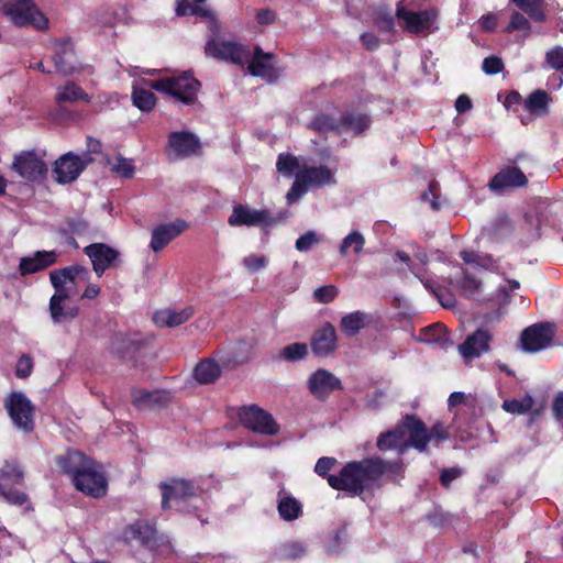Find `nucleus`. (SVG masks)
I'll use <instances>...</instances> for the list:
<instances>
[{"instance_id":"7","label":"nucleus","mask_w":563,"mask_h":563,"mask_svg":"<svg viewBox=\"0 0 563 563\" xmlns=\"http://www.w3.org/2000/svg\"><path fill=\"white\" fill-rule=\"evenodd\" d=\"M4 408L16 429L26 433L34 430L35 407L25 394L12 391L4 399Z\"/></svg>"},{"instance_id":"34","label":"nucleus","mask_w":563,"mask_h":563,"mask_svg":"<svg viewBox=\"0 0 563 563\" xmlns=\"http://www.w3.org/2000/svg\"><path fill=\"white\" fill-rule=\"evenodd\" d=\"M132 397L134 406L139 408L162 405L168 400V394L162 390L147 391L144 389H137L133 391Z\"/></svg>"},{"instance_id":"25","label":"nucleus","mask_w":563,"mask_h":563,"mask_svg":"<svg viewBox=\"0 0 563 563\" xmlns=\"http://www.w3.org/2000/svg\"><path fill=\"white\" fill-rule=\"evenodd\" d=\"M528 178L518 167L508 166L499 170L489 181L492 190L501 191L508 187H523Z\"/></svg>"},{"instance_id":"27","label":"nucleus","mask_w":563,"mask_h":563,"mask_svg":"<svg viewBox=\"0 0 563 563\" xmlns=\"http://www.w3.org/2000/svg\"><path fill=\"white\" fill-rule=\"evenodd\" d=\"M168 145L177 156L186 157L197 152L199 140L189 132H172L168 136Z\"/></svg>"},{"instance_id":"46","label":"nucleus","mask_w":563,"mask_h":563,"mask_svg":"<svg viewBox=\"0 0 563 563\" xmlns=\"http://www.w3.org/2000/svg\"><path fill=\"white\" fill-rule=\"evenodd\" d=\"M421 333L424 334L426 340L429 342L444 344L445 342L449 341V338H448L449 331H448L446 327L440 322L424 327L421 330Z\"/></svg>"},{"instance_id":"6","label":"nucleus","mask_w":563,"mask_h":563,"mask_svg":"<svg viewBox=\"0 0 563 563\" xmlns=\"http://www.w3.org/2000/svg\"><path fill=\"white\" fill-rule=\"evenodd\" d=\"M90 272L81 265H71L49 273L51 283L55 289L53 305L58 299H70L77 295L79 284L87 283Z\"/></svg>"},{"instance_id":"19","label":"nucleus","mask_w":563,"mask_h":563,"mask_svg":"<svg viewBox=\"0 0 563 563\" xmlns=\"http://www.w3.org/2000/svg\"><path fill=\"white\" fill-rule=\"evenodd\" d=\"M84 253L89 257L92 269L98 277L112 266H115L120 258L117 249L106 243H92L84 247Z\"/></svg>"},{"instance_id":"54","label":"nucleus","mask_w":563,"mask_h":563,"mask_svg":"<svg viewBox=\"0 0 563 563\" xmlns=\"http://www.w3.org/2000/svg\"><path fill=\"white\" fill-rule=\"evenodd\" d=\"M482 69L486 75H497L504 69V62L500 57L490 55L484 58Z\"/></svg>"},{"instance_id":"23","label":"nucleus","mask_w":563,"mask_h":563,"mask_svg":"<svg viewBox=\"0 0 563 563\" xmlns=\"http://www.w3.org/2000/svg\"><path fill=\"white\" fill-rule=\"evenodd\" d=\"M273 54L264 53L261 47H255L249 64V71L253 76L262 77L267 81H274L278 77V73L272 64Z\"/></svg>"},{"instance_id":"43","label":"nucleus","mask_w":563,"mask_h":563,"mask_svg":"<svg viewBox=\"0 0 563 563\" xmlns=\"http://www.w3.org/2000/svg\"><path fill=\"white\" fill-rule=\"evenodd\" d=\"M347 540V528L346 526H340L335 530L332 531L330 537L327 539L324 543V550L328 554H338L342 550V545Z\"/></svg>"},{"instance_id":"32","label":"nucleus","mask_w":563,"mask_h":563,"mask_svg":"<svg viewBox=\"0 0 563 563\" xmlns=\"http://www.w3.org/2000/svg\"><path fill=\"white\" fill-rule=\"evenodd\" d=\"M137 349V342L123 333L114 334L109 346L110 352L121 358L132 356Z\"/></svg>"},{"instance_id":"61","label":"nucleus","mask_w":563,"mask_h":563,"mask_svg":"<svg viewBox=\"0 0 563 563\" xmlns=\"http://www.w3.org/2000/svg\"><path fill=\"white\" fill-rule=\"evenodd\" d=\"M317 242V233L314 231H309L306 234L301 235L296 241V249L299 252H306L310 250V247Z\"/></svg>"},{"instance_id":"39","label":"nucleus","mask_w":563,"mask_h":563,"mask_svg":"<svg viewBox=\"0 0 563 563\" xmlns=\"http://www.w3.org/2000/svg\"><path fill=\"white\" fill-rule=\"evenodd\" d=\"M221 374L220 366L213 360H203L195 368V378L201 384H211Z\"/></svg>"},{"instance_id":"28","label":"nucleus","mask_w":563,"mask_h":563,"mask_svg":"<svg viewBox=\"0 0 563 563\" xmlns=\"http://www.w3.org/2000/svg\"><path fill=\"white\" fill-rule=\"evenodd\" d=\"M194 314L191 307H185L180 310L163 309L153 314V321L156 325L163 327H177L186 322Z\"/></svg>"},{"instance_id":"58","label":"nucleus","mask_w":563,"mask_h":563,"mask_svg":"<svg viewBox=\"0 0 563 563\" xmlns=\"http://www.w3.org/2000/svg\"><path fill=\"white\" fill-rule=\"evenodd\" d=\"M545 60L549 66L555 70L563 69V47L555 46L552 49L548 51L545 54Z\"/></svg>"},{"instance_id":"13","label":"nucleus","mask_w":563,"mask_h":563,"mask_svg":"<svg viewBox=\"0 0 563 563\" xmlns=\"http://www.w3.org/2000/svg\"><path fill=\"white\" fill-rule=\"evenodd\" d=\"M396 16L405 21L408 32L419 35L434 31L433 25L438 18V11L435 9L409 11L400 1L397 4Z\"/></svg>"},{"instance_id":"42","label":"nucleus","mask_w":563,"mask_h":563,"mask_svg":"<svg viewBox=\"0 0 563 563\" xmlns=\"http://www.w3.org/2000/svg\"><path fill=\"white\" fill-rule=\"evenodd\" d=\"M336 349V332L334 327L325 322L319 329V356L328 355Z\"/></svg>"},{"instance_id":"3","label":"nucleus","mask_w":563,"mask_h":563,"mask_svg":"<svg viewBox=\"0 0 563 563\" xmlns=\"http://www.w3.org/2000/svg\"><path fill=\"white\" fill-rule=\"evenodd\" d=\"M276 169L284 177H295V181L286 195L289 205L297 202L308 191L309 186L317 181V167L303 156L280 153L277 157Z\"/></svg>"},{"instance_id":"15","label":"nucleus","mask_w":563,"mask_h":563,"mask_svg":"<svg viewBox=\"0 0 563 563\" xmlns=\"http://www.w3.org/2000/svg\"><path fill=\"white\" fill-rule=\"evenodd\" d=\"M93 157L89 154L76 155L68 152L62 155L56 162L54 173L59 184H69L76 180L82 170L93 162Z\"/></svg>"},{"instance_id":"56","label":"nucleus","mask_w":563,"mask_h":563,"mask_svg":"<svg viewBox=\"0 0 563 563\" xmlns=\"http://www.w3.org/2000/svg\"><path fill=\"white\" fill-rule=\"evenodd\" d=\"M34 367L33 358L29 354H23L16 362L15 375L19 378H27Z\"/></svg>"},{"instance_id":"5","label":"nucleus","mask_w":563,"mask_h":563,"mask_svg":"<svg viewBox=\"0 0 563 563\" xmlns=\"http://www.w3.org/2000/svg\"><path fill=\"white\" fill-rule=\"evenodd\" d=\"M144 82L151 89L170 95L185 104H192L197 100V93L200 89V82L188 71L178 76H169Z\"/></svg>"},{"instance_id":"47","label":"nucleus","mask_w":563,"mask_h":563,"mask_svg":"<svg viewBox=\"0 0 563 563\" xmlns=\"http://www.w3.org/2000/svg\"><path fill=\"white\" fill-rule=\"evenodd\" d=\"M375 26L384 33L394 31L395 21L390 9L379 8L374 14Z\"/></svg>"},{"instance_id":"22","label":"nucleus","mask_w":563,"mask_h":563,"mask_svg":"<svg viewBox=\"0 0 563 563\" xmlns=\"http://www.w3.org/2000/svg\"><path fill=\"white\" fill-rule=\"evenodd\" d=\"M278 516L286 522H292L303 515V506L290 492L282 486L276 495Z\"/></svg>"},{"instance_id":"29","label":"nucleus","mask_w":563,"mask_h":563,"mask_svg":"<svg viewBox=\"0 0 563 563\" xmlns=\"http://www.w3.org/2000/svg\"><path fill=\"white\" fill-rule=\"evenodd\" d=\"M90 461V457H87L78 451H69L64 455H59L56 462L59 468L65 474L69 475L74 482L75 476L79 474Z\"/></svg>"},{"instance_id":"8","label":"nucleus","mask_w":563,"mask_h":563,"mask_svg":"<svg viewBox=\"0 0 563 563\" xmlns=\"http://www.w3.org/2000/svg\"><path fill=\"white\" fill-rule=\"evenodd\" d=\"M372 119L366 113L346 111L339 119L331 118L327 114H319V132L323 130H332L336 132H353L360 135L369 129Z\"/></svg>"},{"instance_id":"35","label":"nucleus","mask_w":563,"mask_h":563,"mask_svg":"<svg viewBox=\"0 0 563 563\" xmlns=\"http://www.w3.org/2000/svg\"><path fill=\"white\" fill-rule=\"evenodd\" d=\"M551 98L545 90L537 89L523 101V108L530 113L547 114Z\"/></svg>"},{"instance_id":"14","label":"nucleus","mask_w":563,"mask_h":563,"mask_svg":"<svg viewBox=\"0 0 563 563\" xmlns=\"http://www.w3.org/2000/svg\"><path fill=\"white\" fill-rule=\"evenodd\" d=\"M239 419L245 428L257 433L273 435L279 430L273 416L256 405L241 408Z\"/></svg>"},{"instance_id":"9","label":"nucleus","mask_w":563,"mask_h":563,"mask_svg":"<svg viewBox=\"0 0 563 563\" xmlns=\"http://www.w3.org/2000/svg\"><path fill=\"white\" fill-rule=\"evenodd\" d=\"M73 483L78 490L93 498H100L107 494L108 482L102 465L93 460L75 476Z\"/></svg>"},{"instance_id":"53","label":"nucleus","mask_w":563,"mask_h":563,"mask_svg":"<svg viewBox=\"0 0 563 563\" xmlns=\"http://www.w3.org/2000/svg\"><path fill=\"white\" fill-rule=\"evenodd\" d=\"M517 30L529 31L530 22L522 13L514 11L510 15V21L505 27L504 32L511 33Z\"/></svg>"},{"instance_id":"48","label":"nucleus","mask_w":563,"mask_h":563,"mask_svg":"<svg viewBox=\"0 0 563 563\" xmlns=\"http://www.w3.org/2000/svg\"><path fill=\"white\" fill-rule=\"evenodd\" d=\"M533 399L531 396L527 395L523 399H510L505 400L503 402V409L509 413H518L523 415L529 412L532 409Z\"/></svg>"},{"instance_id":"21","label":"nucleus","mask_w":563,"mask_h":563,"mask_svg":"<svg viewBox=\"0 0 563 563\" xmlns=\"http://www.w3.org/2000/svg\"><path fill=\"white\" fill-rule=\"evenodd\" d=\"M492 341V332L482 327L468 334L464 342L459 345L457 350L466 362L472 361L487 353L490 350Z\"/></svg>"},{"instance_id":"60","label":"nucleus","mask_w":563,"mask_h":563,"mask_svg":"<svg viewBox=\"0 0 563 563\" xmlns=\"http://www.w3.org/2000/svg\"><path fill=\"white\" fill-rule=\"evenodd\" d=\"M339 295V289L334 285L319 286L318 299L319 302L329 303L333 301Z\"/></svg>"},{"instance_id":"30","label":"nucleus","mask_w":563,"mask_h":563,"mask_svg":"<svg viewBox=\"0 0 563 563\" xmlns=\"http://www.w3.org/2000/svg\"><path fill=\"white\" fill-rule=\"evenodd\" d=\"M56 102L73 103L79 100L89 103L91 98L74 81H67L64 86H59L56 92Z\"/></svg>"},{"instance_id":"51","label":"nucleus","mask_w":563,"mask_h":563,"mask_svg":"<svg viewBox=\"0 0 563 563\" xmlns=\"http://www.w3.org/2000/svg\"><path fill=\"white\" fill-rule=\"evenodd\" d=\"M268 258L265 255L250 254L243 257L242 265L250 274H255L266 268Z\"/></svg>"},{"instance_id":"59","label":"nucleus","mask_w":563,"mask_h":563,"mask_svg":"<svg viewBox=\"0 0 563 563\" xmlns=\"http://www.w3.org/2000/svg\"><path fill=\"white\" fill-rule=\"evenodd\" d=\"M461 475H462V471L457 466L450 467V468H443L441 471L440 478H439L440 484L443 487L449 488L451 486L452 482L455 481L456 478H459Z\"/></svg>"},{"instance_id":"36","label":"nucleus","mask_w":563,"mask_h":563,"mask_svg":"<svg viewBox=\"0 0 563 563\" xmlns=\"http://www.w3.org/2000/svg\"><path fill=\"white\" fill-rule=\"evenodd\" d=\"M368 316L362 311L347 313L341 319V330L349 336H354L366 325Z\"/></svg>"},{"instance_id":"24","label":"nucleus","mask_w":563,"mask_h":563,"mask_svg":"<svg viewBox=\"0 0 563 563\" xmlns=\"http://www.w3.org/2000/svg\"><path fill=\"white\" fill-rule=\"evenodd\" d=\"M57 262L55 251H36L32 255L20 258L19 272L21 276L31 275L41 272Z\"/></svg>"},{"instance_id":"50","label":"nucleus","mask_w":563,"mask_h":563,"mask_svg":"<svg viewBox=\"0 0 563 563\" xmlns=\"http://www.w3.org/2000/svg\"><path fill=\"white\" fill-rule=\"evenodd\" d=\"M307 553V547L302 542L292 541L280 545L279 555L285 559L296 560Z\"/></svg>"},{"instance_id":"31","label":"nucleus","mask_w":563,"mask_h":563,"mask_svg":"<svg viewBox=\"0 0 563 563\" xmlns=\"http://www.w3.org/2000/svg\"><path fill=\"white\" fill-rule=\"evenodd\" d=\"M144 81L146 80L144 79L141 81V84L144 86H140L137 84L133 85L132 101L137 109L143 112H148L155 107L156 97L150 90L151 87H148Z\"/></svg>"},{"instance_id":"4","label":"nucleus","mask_w":563,"mask_h":563,"mask_svg":"<svg viewBox=\"0 0 563 563\" xmlns=\"http://www.w3.org/2000/svg\"><path fill=\"white\" fill-rule=\"evenodd\" d=\"M0 12L9 16L16 26L31 25L37 31L49 27V20L33 0H0Z\"/></svg>"},{"instance_id":"1","label":"nucleus","mask_w":563,"mask_h":563,"mask_svg":"<svg viewBox=\"0 0 563 563\" xmlns=\"http://www.w3.org/2000/svg\"><path fill=\"white\" fill-rule=\"evenodd\" d=\"M383 476L380 457L373 456L347 462L338 474L328 475V484L335 490L345 492L350 497L366 500L382 488Z\"/></svg>"},{"instance_id":"52","label":"nucleus","mask_w":563,"mask_h":563,"mask_svg":"<svg viewBox=\"0 0 563 563\" xmlns=\"http://www.w3.org/2000/svg\"><path fill=\"white\" fill-rule=\"evenodd\" d=\"M440 186L435 180L429 183L428 189L421 194V200L430 202L432 210L438 211L441 208Z\"/></svg>"},{"instance_id":"44","label":"nucleus","mask_w":563,"mask_h":563,"mask_svg":"<svg viewBox=\"0 0 563 563\" xmlns=\"http://www.w3.org/2000/svg\"><path fill=\"white\" fill-rule=\"evenodd\" d=\"M110 169L122 178H132L135 173V166L132 158H125L121 155L117 156L114 162L108 161Z\"/></svg>"},{"instance_id":"49","label":"nucleus","mask_w":563,"mask_h":563,"mask_svg":"<svg viewBox=\"0 0 563 563\" xmlns=\"http://www.w3.org/2000/svg\"><path fill=\"white\" fill-rule=\"evenodd\" d=\"M481 286V280L467 272H463L462 277L457 280V287L468 298H473L476 294H478Z\"/></svg>"},{"instance_id":"33","label":"nucleus","mask_w":563,"mask_h":563,"mask_svg":"<svg viewBox=\"0 0 563 563\" xmlns=\"http://www.w3.org/2000/svg\"><path fill=\"white\" fill-rule=\"evenodd\" d=\"M319 401H324L334 391H342L341 380L327 369L319 368Z\"/></svg>"},{"instance_id":"17","label":"nucleus","mask_w":563,"mask_h":563,"mask_svg":"<svg viewBox=\"0 0 563 563\" xmlns=\"http://www.w3.org/2000/svg\"><path fill=\"white\" fill-rule=\"evenodd\" d=\"M53 60L58 73L71 75L81 70L92 74L90 66H81L77 63L74 45L69 40L56 41L53 44Z\"/></svg>"},{"instance_id":"11","label":"nucleus","mask_w":563,"mask_h":563,"mask_svg":"<svg viewBox=\"0 0 563 563\" xmlns=\"http://www.w3.org/2000/svg\"><path fill=\"white\" fill-rule=\"evenodd\" d=\"M409 417H411L410 413L405 415L394 429L378 435L376 446L379 451L396 450L399 455H402L412 448V444H409L412 426Z\"/></svg>"},{"instance_id":"20","label":"nucleus","mask_w":563,"mask_h":563,"mask_svg":"<svg viewBox=\"0 0 563 563\" xmlns=\"http://www.w3.org/2000/svg\"><path fill=\"white\" fill-rule=\"evenodd\" d=\"M12 168L23 178L34 181L47 172L46 164L35 151H25L14 156Z\"/></svg>"},{"instance_id":"18","label":"nucleus","mask_w":563,"mask_h":563,"mask_svg":"<svg viewBox=\"0 0 563 563\" xmlns=\"http://www.w3.org/2000/svg\"><path fill=\"white\" fill-rule=\"evenodd\" d=\"M228 223L231 227L247 225L268 228L276 223V218H274L268 210H257L247 206L238 205L233 208Z\"/></svg>"},{"instance_id":"12","label":"nucleus","mask_w":563,"mask_h":563,"mask_svg":"<svg viewBox=\"0 0 563 563\" xmlns=\"http://www.w3.org/2000/svg\"><path fill=\"white\" fill-rule=\"evenodd\" d=\"M408 419L412 420L409 444H412V448L420 453L427 451L428 444L432 440L438 444L450 438V433L442 422H437L428 429L426 423L416 415H411Z\"/></svg>"},{"instance_id":"64","label":"nucleus","mask_w":563,"mask_h":563,"mask_svg":"<svg viewBox=\"0 0 563 563\" xmlns=\"http://www.w3.org/2000/svg\"><path fill=\"white\" fill-rule=\"evenodd\" d=\"M552 412L556 421H563V391L558 393L554 397Z\"/></svg>"},{"instance_id":"2","label":"nucleus","mask_w":563,"mask_h":563,"mask_svg":"<svg viewBox=\"0 0 563 563\" xmlns=\"http://www.w3.org/2000/svg\"><path fill=\"white\" fill-rule=\"evenodd\" d=\"M211 477L169 478L161 484L162 507L186 512L198 509L199 504L203 503L202 495L211 487Z\"/></svg>"},{"instance_id":"45","label":"nucleus","mask_w":563,"mask_h":563,"mask_svg":"<svg viewBox=\"0 0 563 563\" xmlns=\"http://www.w3.org/2000/svg\"><path fill=\"white\" fill-rule=\"evenodd\" d=\"M364 244V236L360 232L353 231L343 239L340 245V253L342 255H346L352 251L353 253L358 254L363 250Z\"/></svg>"},{"instance_id":"40","label":"nucleus","mask_w":563,"mask_h":563,"mask_svg":"<svg viewBox=\"0 0 563 563\" xmlns=\"http://www.w3.org/2000/svg\"><path fill=\"white\" fill-rule=\"evenodd\" d=\"M309 354V345L301 342H295L284 346L277 354V360L288 363H295L305 360Z\"/></svg>"},{"instance_id":"37","label":"nucleus","mask_w":563,"mask_h":563,"mask_svg":"<svg viewBox=\"0 0 563 563\" xmlns=\"http://www.w3.org/2000/svg\"><path fill=\"white\" fill-rule=\"evenodd\" d=\"M68 299H58L53 305V297L49 300V311L55 323L73 320L78 314V308L75 305L67 303Z\"/></svg>"},{"instance_id":"41","label":"nucleus","mask_w":563,"mask_h":563,"mask_svg":"<svg viewBox=\"0 0 563 563\" xmlns=\"http://www.w3.org/2000/svg\"><path fill=\"white\" fill-rule=\"evenodd\" d=\"M511 2L534 22H545L547 15L543 11V0H511Z\"/></svg>"},{"instance_id":"16","label":"nucleus","mask_w":563,"mask_h":563,"mask_svg":"<svg viewBox=\"0 0 563 563\" xmlns=\"http://www.w3.org/2000/svg\"><path fill=\"white\" fill-rule=\"evenodd\" d=\"M555 336V327L550 322L536 323L526 328L520 335L522 350L538 352L551 345Z\"/></svg>"},{"instance_id":"57","label":"nucleus","mask_w":563,"mask_h":563,"mask_svg":"<svg viewBox=\"0 0 563 563\" xmlns=\"http://www.w3.org/2000/svg\"><path fill=\"white\" fill-rule=\"evenodd\" d=\"M132 530L135 536L146 545L151 544L152 539L156 534V530L148 526V525H142L140 522L132 526Z\"/></svg>"},{"instance_id":"10","label":"nucleus","mask_w":563,"mask_h":563,"mask_svg":"<svg viewBox=\"0 0 563 563\" xmlns=\"http://www.w3.org/2000/svg\"><path fill=\"white\" fill-rule=\"evenodd\" d=\"M206 54L216 59L245 65L251 58V49L234 41H222L211 37L206 44Z\"/></svg>"},{"instance_id":"38","label":"nucleus","mask_w":563,"mask_h":563,"mask_svg":"<svg viewBox=\"0 0 563 563\" xmlns=\"http://www.w3.org/2000/svg\"><path fill=\"white\" fill-rule=\"evenodd\" d=\"M23 471L15 462H5L0 468V492L8 486L22 483Z\"/></svg>"},{"instance_id":"26","label":"nucleus","mask_w":563,"mask_h":563,"mask_svg":"<svg viewBox=\"0 0 563 563\" xmlns=\"http://www.w3.org/2000/svg\"><path fill=\"white\" fill-rule=\"evenodd\" d=\"M186 227L187 224L183 220L156 227L152 232L150 247L154 252L162 251L172 240L177 238Z\"/></svg>"},{"instance_id":"63","label":"nucleus","mask_w":563,"mask_h":563,"mask_svg":"<svg viewBox=\"0 0 563 563\" xmlns=\"http://www.w3.org/2000/svg\"><path fill=\"white\" fill-rule=\"evenodd\" d=\"M360 41L367 51H375L380 45V40L372 32L362 33Z\"/></svg>"},{"instance_id":"55","label":"nucleus","mask_w":563,"mask_h":563,"mask_svg":"<svg viewBox=\"0 0 563 563\" xmlns=\"http://www.w3.org/2000/svg\"><path fill=\"white\" fill-rule=\"evenodd\" d=\"M0 497H3L9 504L18 506H22L27 499L24 493L13 488L12 486H8L0 492Z\"/></svg>"},{"instance_id":"62","label":"nucleus","mask_w":563,"mask_h":563,"mask_svg":"<svg viewBox=\"0 0 563 563\" xmlns=\"http://www.w3.org/2000/svg\"><path fill=\"white\" fill-rule=\"evenodd\" d=\"M117 15L108 8H102L96 13V21L103 26H111L114 24Z\"/></svg>"}]
</instances>
